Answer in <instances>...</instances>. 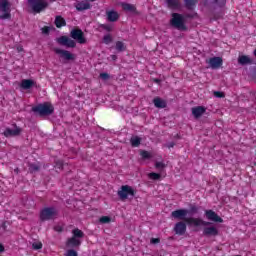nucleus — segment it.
<instances>
[{
    "label": "nucleus",
    "mask_w": 256,
    "mask_h": 256,
    "mask_svg": "<svg viewBox=\"0 0 256 256\" xmlns=\"http://www.w3.org/2000/svg\"><path fill=\"white\" fill-rule=\"evenodd\" d=\"M171 17L170 26L172 29H176L180 32L189 31L187 24H185V16H183V14L172 13Z\"/></svg>",
    "instance_id": "obj_1"
},
{
    "label": "nucleus",
    "mask_w": 256,
    "mask_h": 256,
    "mask_svg": "<svg viewBox=\"0 0 256 256\" xmlns=\"http://www.w3.org/2000/svg\"><path fill=\"white\" fill-rule=\"evenodd\" d=\"M32 112L36 113L40 117H49V115H53V113H55V107H53V104L45 102L32 107Z\"/></svg>",
    "instance_id": "obj_2"
},
{
    "label": "nucleus",
    "mask_w": 256,
    "mask_h": 256,
    "mask_svg": "<svg viewBox=\"0 0 256 256\" xmlns=\"http://www.w3.org/2000/svg\"><path fill=\"white\" fill-rule=\"evenodd\" d=\"M59 216V211L55 207H46L40 212V221H51L53 219H57Z\"/></svg>",
    "instance_id": "obj_3"
},
{
    "label": "nucleus",
    "mask_w": 256,
    "mask_h": 256,
    "mask_svg": "<svg viewBox=\"0 0 256 256\" xmlns=\"http://www.w3.org/2000/svg\"><path fill=\"white\" fill-rule=\"evenodd\" d=\"M0 19L2 21L11 20V2L0 0Z\"/></svg>",
    "instance_id": "obj_4"
},
{
    "label": "nucleus",
    "mask_w": 256,
    "mask_h": 256,
    "mask_svg": "<svg viewBox=\"0 0 256 256\" xmlns=\"http://www.w3.org/2000/svg\"><path fill=\"white\" fill-rule=\"evenodd\" d=\"M135 189H133V187L129 186V185H122L120 187V190L118 191V197L120 199V201H125L127 199H129V197H131V199H133V197H135Z\"/></svg>",
    "instance_id": "obj_5"
},
{
    "label": "nucleus",
    "mask_w": 256,
    "mask_h": 256,
    "mask_svg": "<svg viewBox=\"0 0 256 256\" xmlns=\"http://www.w3.org/2000/svg\"><path fill=\"white\" fill-rule=\"evenodd\" d=\"M29 7H31L33 13H41L49 7V3L42 0H27Z\"/></svg>",
    "instance_id": "obj_6"
},
{
    "label": "nucleus",
    "mask_w": 256,
    "mask_h": 256,
    "mask_svg": "<svg viewBox=\"0 0 256 256\" xmlns=\"http://www.w3.org/2000/svg\"><path fill=\"white\" fill-rule=\"evenodd\" d=\"M186 225L189 227H209L212 225V223L201 218L189 217L186 219Z\"/></svg>",
    "instance_id": "obj_7"
},
{
    "label": "nucleus",
    "mask_w": 256,
    "mask_h": 256,
    "mask_svg": "<svg viewBox=\"0 0 256 256\" xmlns=\"http://www.w3.org/2000/svg\"><path fill=\"white\" fill-rule=\"evenodd\" d=\"M71 39L80 43V45H85L87 43V38H85V33L81 29H72L70 32Z\"/></svg>",
    "instance_id": "obj_8"
},
{
    "label": "nucleus",
    "mask_w": 256,
    "mask_h": 256,
    "mask_svg": "<svg viewBox=\"0 0 256 256\" xmlns=\"http://www.w3.org/2000/svg\"><path fill=\"white\" fill-rule=\"evenodd\" d=\"M23 129L21 127L17 126L16 123L12 124V128H6L2 135L4 137L10 138V137H19L21 135Z\"/></svg>",
    "instance_id": "obj_9"
},
{
    "label": "nucleus",
    "mask_w": 256,
    "mask_h": 256,
    "mask_svg": "<svg viewBox=\"0 0 256 256\" xmlns=\"http://www.w3.org/2000/svg\"><path fill=\"white\" fill-rule=\"evenodd\" d=\"M56 42L59 43V45H63L64 47H68L71 49H75L77 47V43L75 40L69 38V36H61L59 38H56Z\"/></svg>",
    "instance_id": "obj_10"
},
{
    "label": "nucleus",
    "mask_w": 256,
    "mask_h": 256,
    "mask_svg": "<svg viewBox=\"0 0 256 256\" xmlns=\"http://www.w3.org/2000/svg\"><path fill=\"white\" fill-rule=\"evenodd\" d=\"M187 215H189V210L187 209H178L171 213V217L173 219H178L179 221H184L187 223Z\"/></svg>",
    "instance_id": "obj_11"
},
{
    "label": "nucleus",
    "mask_w": 256,
    "mask_h": 256,
    "mask_svg": "<svg viewBox=\"0 0 256 256\" xmlns=\"http://www.w3.org/2000/svg\"><path fill=\"white\" fill-rule=\"evenodd\" d=\"M54 53H56V55H60V57L65 61H75V54L67 50L54 48Z\"/></svg>",
    "instance_id": "obj_12"
},
{
    "label": "nucleus",
    "mask_w": 256,
    "mask_h": 256,
    "mask_svg": "<svg viewBox=\"0 0 256 256\" xmlns=\"http://www.w3.org/2000/svg\"><path fill=\"white\" fill-rule=\"evenodd\" d=\"M204 215L208 221H212L213 223H223V218L213 210H205Z\"/></svg>",
    "instance_id": "obj_13"
},
{
    "label": "nucleus",
    "mask_w": 256,
    "mask_h": 256,
    "mask_svg": "<svg viewBox=\"0 0 256 256\" xmlns=\"http://www.w3.org/2000/svg\"><path fill=\"white\" fill-rule=\"evenodd\" d=\"M174 233L176 235H184L187 233V223L183 221L176 223L174 226Z\"/></svg>",
    "instance_id": "obj_14"
},
{
    "label": "nucleus",
    "mask_w": 256,
    "mask_h": 256,
    "mask_svg": "<svg viewBox=\"0 0 256 256\" xmlns=\"http://www.w3.org/2000/svg\"><path fill=\"white\" fill-rule=\"evenodd\" d=\"M121 7L123 11H125L126 13H131L132 15H139V11H137V7H135V5L133 4L122 2Z\"/></svg>",
    "instance_id": "obj_15"
},
{
    "label": "nucleus",
    "mask_w": 256,
    "mask_h": 256,
    "mask_svg": "<svg viewBox=\"0 0 256 256\" xmlns=\"http://www.w3.org/2000/svg\"><path fill=\"white\" fill-rule=\"evenodd\" d=\"M203 235L204 237H217L219 235V229L215 226L204 227Z\"/></svg>",
    "instance_id": "obj_16"
},
{
    "label": "nucleus",
    "mask_w": 256,
    "mask_h": 256,
    "mask_svg": "<svg viewBox=\"0 0 256 256\" xmlns=\"http://www.w3.org/2000/svg\"><path fill=\"white\" fill-rule=\"evenodd\" d=\"M66 247L69 249H79V247H81V239L74 238L73 236L68 238L66 241Z\"/></svg>",
    "instance_id": "obj_17"
},
{
    "label": "nucleus",
    "mask_w": 256,
    "mask_h": 256,
    "mask_svg": "<svg viewBox=\"0 0 256 256\" xmlns=\"http://www.w3.org/2000/svg\"><path fill=\"white\" fill-rule=\"evenodd\" d=\"M37 85V82H35L32 79H23L20 83V89H23L24 91H27Z\"/></svg>",
    "instance_id": "obj_18"
},
{
    "label": "nucleus",
    "mask_w": 256,
    "mask_h": 256,
    "mask_svg": "<svg viewBox=\"0 0 256 256\" xmlns=\"http://www.w3.org/2000/svg\"><path fill=\"white\" fill-rule=\"evenodd\" d=\"M209 65L211 67V69H219V67H221V65H223V58L221 57H212L209 60Z\"/></svg>",
    "instance_id": "obj_19"
},
{
    "label": "nucleus",
    "mask_w": 256,
    "mask_h": 256,
    "mask_svg": "<svg viewBox=\"0 0 256 256\" xmlns=\"http://www.w3.org/2000/svg\"><path fill=\"white\" fill-rule=\"evenodd\" d=\"M238 65H242V67H245V65H255V62L253 59L249 58L247 55H241L238 57Z\"/></svg>",
    "instance_id": "obj_20"
},
{
    "label": "nucleus",
    "mask_w": 256,
    "mask_h": 256,
    "mask_svg": "<svg viewBox=\"0 0 256 256\" xmlns=\"http://www.w3.org/2000/svg\"><path fill=\"white\" fill-rule=\"evenodd\" d=\"M106 15H107V21H109L110 23H115L119 21V12L115 10L107 11Z\"/></svg>",
    "instance_id": "obj_21"
},
{
    "label": "nucleus",
    "mask_w": 256,
    "mask_h": 256,
    "mask_svg": "<svg viewBox=\"0 0 256 256\" xmlns=\"http://www.w3.org/2000/svg\"><path fill=\"white\" fill-rule=\"evenodd\" d=\"M207 111V108L204 106H198L192 108V115L195 117V119H199Z\"/></svg>",
    "instance_id": "obj_22"
},
{
    "label": "nucleus",
    "mask_w": 256,
    "mask_h": 256,
    "mask_svg": "<svg viewBox=\"0 0 256 256\" xmlns=\"http://www.w3.org/2000/svg\"><path fill=\"white\" fill-rule=\"evenodd\" d=\"M153 104L157 109H165L167 107V101L161 99L160 97H155L153 99Z\"/></svg>",
    "instance_id": "obj_23"
},
{
    "label": "nucleus",
    "mask_w": 256,
    "mask_h": 256,
    "mask_svg": "<svg viewBox=\"0 0 256 256\" xmlns=\"http://www.w3.org/2000/svg\"><path fill=\"white\" fill-rule=\"evenodd\" d=\"M54 24L57 29H61V27H65L67 25V21H65V18H62L61 16H56Z\"/></svg>",
    "instance_id": "obj_24"
},
{
    "label": "nucleus",
    "mask_w": 256,
    "mask_h": 256,
    "mask_svg": "<svg viewBox=\"0 0 256 256\" xmlns=\"http://www.w3.org/2000/svg\"><path fill=\"white\" fill-rule=\"evenodd\" d=\"M77 11H87V9H91V3L89 2H79L76 4Z\"/></svg>",
    "instance_id": "obj_25"
},
{
    "label": "nucleus",
    "mask_w": 256,
    "mask_h": 256,
    "mask_svg": "<svg viewBox=\"0 0 256 256\" xmlns=\"http://www.w3.org/2000/svg\"><path fill=\"white\" fill-rule=\"evenodd\" d=\"M28 171L31 174L39 173V171H41V166H39V164L29 163L28 164Z\"/></svg>",
    "instance_id": "obj_26"
},
{
    "label": "nucleus",
    "mask_w": 256,
    "mask_h": 256,
    "mask_svg": "<svg viewBox=\"0 0 256 256\" xmlns=\"http://www.w3.org/2000/svg\"><path fill=\"white\" fill-rule=\"evenodd\" d=\"M72 237H74V239H83V237H85V233H83L79 228H75L72 230Z\"/></svg>",
    "instance_id": "obj_27"
},
{
    "label": "nucleus",
    "mask_w": 256,
    "mask_h": 256,
    "mask_svg": "<svg viewBox=\"0 0 256 256\" xmlns=\"http://www.w3.org/2000/svg\"><path fill=\"white\" fill-rule=\"evenodd\" d=\"M115 49L118 51V53H123V51H127V46H125V43L122 41H117Z\"/></svg>",
    "instance_id": "obj_28"
},
{
    "label": "nucleus",
    "mask_w": 256,
    "mask_h": 256,
    "mask_svg": "<svg viewBox=\"0 0 256 256\" xmlns=\"http://www.w3.org/2000/svg\"><path fill=\"white\" fill-rule=\"evenodd\" d=\"M130 143L133 147H139L141 145V138L139 136H133L130 139Z\"/></svg>",
    "instance_id": "obj_29"
},
{
    "label": "nucleus",
    "mask_w": 256,
    "mask_h": 256,
    "mask_svg": "<svg viewBox=\"0 0 256 256\" xmlns=\"http://www.w3.org/2000/svg\"><path fill=\"white\" fill-rule=\"evenodd\" d=\"M166 3L170 9H177L179 7V0H166Z\"/></svg>",
    "instance_id": "obj_30"
},
{
    "label": "nucleus",
    "mask_w": 256,
    "mask_h": 256,
    "mask_svg": "<svg viewBox=\"0 0 256 256\" xmlns=\"http://www.w3.org/2000/svg\"><path fill=\"white\" fill-rule=\"evenodd\" d=\"M209 0H205V3H207ZM213 5H217V7H225L227 4V0H213Z\"/></svg>",
    "instance_id": "obj_31"
},
{
    "label": "nucleus",
    "mask_w": 256,
    "mask_h": 256,
    "mask_svg": "<svg viewBox=\"0 0 256 256\" xmlns=\"http://www.w3.org/2000/svg\"><path fill=\"white\" fill-rule=\"evenodd\" d=\"M185 3V7L188 9H193V7H195V5H197V1L196 0H184Z\"/></svg>",
    "instance_id": "obj_32"
},
{
    "label": "nucleus",
    "mask_w": 256,
    "mask_h": 256,
    "mask_svg": "<svg viewBox=\"0 0 256 256\" xmlns=\"http://www.w3.org/2000/svg\"><path fill=\"white\" fill-rule=\"evenodd\" d=\"M103 43H105V45H109L110 43H113V37L111 36V34L104 35Z\"/></svg>",
    "instance_id": "obj_33"
},
{
    "label": "nucleus",
    "mask_w": 256,
    "mask_h": 256,
    "mask_svg": "<svg viewBox=\"0 0 256 256\" xmlns=\"http://www.w3.org/2000/svg\"><path fill=\"white\" fill-rule=\"evenodd\" d=\"M51 29H54L51 26H44L40 29L42 31V35H49L51 33Z\"/></svg>",
    "instance_id": "obj_34"
},
{
    "label": "nucleus",
    "mask_w": 256,
    "mask_h": 256,
    "mask_svg": "<svg viewBox=\"0 0 256 256\" xmlns=\"http://www.w3.org/2000/svg\"><path fill=\"white\" fill-rule=\"evenodd\" d=\"M150 179H153V181H159V179H161V174L159 173H155V172H151L149 174Z\"/></svg>",
    "instance_id": "obj_35"
},
{
    "label": "nucleus",
    "mask_w": 256,
    "mask_h": 256,
    "mask_svg": "<svg viewBox=\"0 0 256 256\" xmlns=\"http://www.w3.org/2000/svg\"><path fill=\"white\" fill-rule=\"evenodd\" d=\"M100 29H104V31H107L108 33L113 31V27H111L109 24H100Z\"/></svg>",
    "instance_id": "obj_36"
},
{
    "label": "nucleus",
    "mask_w": 256,
    "mask_h": 256,
    "mask_svg": "<svg viewBox=\"0 0 256 256\" xmlns=\"http://www.w3.org/2000/svg\"><path fill=\"white\" fill-rule=\"evenodd\" d=\"M32 249H34V251H39V249H43V243H41V242H34L32 244Z\"/></svg>",
    "instance_id": "obj_37"
},
{
    "label": "nucleus",
    "mask_w": 256,
    "mask_h": 256,
    "mask_svg": "<svg viewBox=\"0 0 256 256\" xmlns=\"http://www.w3.org/2000/svg\"><path fill=\"white\" fill-rule=\"evenodd\" d=\"M99 222L102 223V224L111 223V217L102 216V217H100Z\"/></svg>",
    "instance_id": "obj_38"
},
{
    "label": "nucleus",
    "mask_w": 256,
    "mask_h": 256,
    "mask_svg": "<svg viewBox=\"0 0 256 256\" xmlns=\"http://www.w3.org/2000/svg\"><path fill=\"white\" fill-rule=\"evenodd\" d=\"M100 79L103 81H109L111 79V76L107 72L100 73Z\"/></svg>",
    "instance_id": "obj_39"
},
{
    "label": "nucleus",
    "mask_w": 256,
    "mask_h": 256,
    "mask_svg": "<svg viewBox=\"0 0 256 256\" xmlns=\"http://www.w3.org/2000/svg\"><path fill=\"white\" fill-rule=\"evenodd\" d=\"M140 155L142 159H151V153H149L147 150H142Z\"/></svg>",
    "instance_id": "obj_40"
},
{
    "label": "nucleus",
    "mask_w": 256,
    "mask_h": 256,
    "mask_svg": "<svg viewBox=\"0 0 256 256\" xmlns=\"http://www.w3.org/2000/svg\"><path fill=\"white\" fill-rule=\"evenodd\" d=\"M191 215H195V213H199V208L195 205H190V210H188Z\"/></svg>",
    "instance_id": "obj_41"
},
{
    "label": "nucleus",
    "mask_w": 256,
    "mask_h": 256,
    "mask_svg": "<svg viewBox=\"0 0 256 256\" xmlns=\"http://www.w3.org/2000/svg\"><path fill=\"white\" fill-rule=\"evenodd\" d=\"M65 256H79V254L77 253L76 250H74V249H69V250L66 251Z\"/></svg>",
    "instance_id": "obj_42"
},
{
    "label": "nucleus",
    "mask_w": 256,
    "mask_h": 256,
    "mask_svg": "<svg viewBox=\"0 0 256 256\" xmlns=\"http://www.w3.org/2000/svg\"><path fill=\"white\" fill-rule=\"evenodd\" d=\"M55 169H59L60 171H63V162L61 160H57L55 162Z\"/></svg>",
    "instance_id": "obj_43"
},
{
    "label": "nucleus",
    "mask_w": 256,
    "mask_h": 256,
    "mask_svg": "<svg viewBox=\"0 0 256 256\" xmlns=\"http://www.w3.org/2000/svg\"><path fill=\"white\" fill-rule=\"evenodd\" d=\"M155 167L159 170V171H163V169L166 167L165 163L163 162H156L155 163Z\"/></svg>",
    "instance_id": "obj_44"
},
{
    "label": "nucleus",
    "mask_w": 256,
    "mask_h": 256,
    "mask_svg": "<svg viewBox=\"0 0 256 256\" xmlns=\"http://www.w3.org/2000/svg\"><path fill=\"white\" fill-rule=\"evenodd\" d=\"M214 97H217V99H223L225 97V93L221 91H214Z\"/></svg>",
    "instance_id": "obj_45"
},
{
    "label": "nucleus",
    "mask_w": 256,
    "mask_h": 256,
    "mask_svg": "<svg viewBox=\"0 0 256 256\" xmlns=\"http://www.w3.org/2000/svg\"><path fill=\"white\" fill-rule=\"evenodd\" d=\"M151 245H157L158 243H161L160 238H151L150 240Z\"/></svg>",
    "instance_id": "obj_46"
},
{
    "label": "nucleus",
    "mask_w": 256,
    "mask_h": 256,
    "mask_svg": "<svg viewBox=\"0 0 256 256\" xmlns=\"http://www.w3.org/2000/svg\"><path fill=\"white\" fill-rule=\"evenodd\" d=\"M54 231H56V233H63V227H61V226H55V227H54Z\"/></svg>",
    "instance_id": "obj_47"
},
{
    "label": "nucleus",
    "mask_w": 256,
    "mask_h": 256,
    "mask_svg": "<svg viewBox=\"0 0 256 256\" xmlns=\"http://www.w3.org/2000/svg\"><path fill=\"white\" fill-rule=\"evenodd\" d=\"M166 147H168V149H172V147H175V142H168Z\"/></svg>",
    "instance_id": "obj_48"
},
{
    "label": "nucleus",
    "mask_w": 256,
    "mask_h": 256,
    "mask_svg": "<svg viewBox=\"0 0 256 256\" xmlns=\"http://www.w3.org/2000/svg\"><path fill=\"white\" fill-rule=\"evenodd\" d=\"M5 251V246L3 244H0V253H3Z\"/></svg>",
    "instance_id": "obj_49"
},
{
    "label": "nucleus",
    "mask_w": 256,
    "mask_h": 256,
    "mask_svg": "<svg viewBox=\"0 0 256 256\" xmlns=\"http://www.w3.org/2000/svg\"><path fill=\"white\" fill-rule=\"evenodd\" d=\"M112 61H117V55H111Z\"/></svg>",
    "instance_id": "obj_50"
},
{
    "label": "nucleus",
    "mask_w": 256,
    "mask_h": 256,
    "mask_svg": "<svg viewBox=\"0 0 256 256\" xmlns=\"http://www.w3.org/2000/svg\"><path fill=\"white\" fill-rule=\"evenodd\" d=\"M154 83H158V84L161 83V79L155 78V79H154Z\"/></svg>",
    "instance_id": "obj_51"
},
{
    "label": "nucleus",
    "mask_w": 256,
    "mask_h": 256,
    "mask_svg": "<svg viewBox=\"0 0 256 256\" xmlns=\"http://www.w3.org/2000/svg\"><path fill=\"white\" fill-rule=\"evenodd\" d=\"M3 229H7V226L5 225V223L2 224Z\"/></svg>",
    "instance_id": "obj_52"
},
{
    "label": "nucleus",
    "mask_w": 256,
    "mask_h": 256,
    "mask_svg": "<svg viewBox=\"0 0 256 256\" xmlns=\"http://www.w3.org/2000/svg\"><path fill=\"white\" fill-rule=\"evenodd\" d=\"M14 171L15 173H19V168H16Z\"/></svg>",
    "instance_id": "obj_53"
},
{
    "label": "nucleus",
    "mask_w": 256,
    "mask_h": 256,
    "mask_svg": "<svg viewBox=\"0 0 256 256\" xmlns=\"http://www.w3.org/2000/svg\"><path fill=\"white\" fill-rule=\"evenodd\" d=\"M253 55L254 57H256V49L253 51Z\"/></svg>",
    "instance_id": "obj_54"
},
{
    "label": "nucleus",
    "mask_w": 256,
    "mask_h": 256,
    "mask_svg": "<svg viewBox=\"0 0 256 256\" xmlns=\"http://www.w3.org/2000/svg\"><path fill=\"white\" fill-rule=\"evenodd\" d=\"M90 1H92V2H93V1H95V0H90Z\"/></svg>",
    "instance_id": "obj_55"
}]
</instances>
